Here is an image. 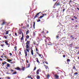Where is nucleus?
I'll use <instances>...</instances> for the list:
<instances>
[{
	"label": "nucleus",
	"instance_id": "obj_40",
	"mask_svg": "<svg viewBox=\"0 0 79 79\" xmlns=\"http://www.w3.org/2000/svg\"><path fill=\"white\" fill-rule=\"evenodd\" d=\"M14 48H15V51H16V50H17V48H16V47H15Z\"/></svg>",
	"mask_w": 79,
	"mask_h": 79
},
{
	"label": "nucleus",
	"instance_id": "obj_3",
	"mask_svg": "<svg viewBox=\"0 0 79 79\" xmlns=\"http://www.w3.org/2000/svg\"><path fill=\"white\" fill-rule=\"evenodd\" d=\"M41 71H42V70H41V69H39L37 70L36 71V74H37V75H39V74H40V73Z\"/></svg>",
	"mask_w": 79,
	"mask_h": 79
},
{
	"label": "nucleus",
	"instance_id": "obj_43",
	"mask_svg": "<svg viewBox=\"0 0 79 79\" xmlns=\"http://www.w3.org/2000/svg\"><path fill=\"white\" fill-rule=\"evenodd\" d=\"M73 18H75V19H77V17L75 16H74L73 17Z\"/></svg>",
	"mask_w": 79,
	"mask_h": 79
},
{
	"label": "nucleus",
	"instance_id": "obj_16",
	"mask_svg": "<svg viewBox=\"0 0 79 79\" xmlns=\"http://www.w3.org/2000/svg\"><path fill=\"white\" fill-rule=\"evenodd\" d=\"M15 72H13L12 74V75H14V74H17V72H16V71H15Z\"/></svg>",
	"mask_w": 79,
	"mask_h": 79
},
{
	"label": "nucleus",
	"instance_id": "obj_30",
	"mask_svg": "<svg viewBox=\"0 0 79 79\" xmlns=\"http://www.w3.org/2000/svg\"><path fill=\"white\" fill-rule=\"evenodd\" d=\"M5 45V44H0V46H2V47H4V46Z\"/></svg>",
	"mask_w": 79,
	"mask_h": 79
},
{
	"label": "nucleus",
	"instance_id": "obj_32",
	"mask_svg": "<svg viewBox=\"0 0 79 79\" xmlns=\"http://www.w3.org/2000/svg\"><path fill=\"white\" fill-rule=\"evenodd\" d=\"M78 74V73L77 72H75V73L74 74V75H77V74Z\"/></svg>",
	"mask_w": 79,
	"mask_h": 79
},
{
	"label": "nucleus",
	"instance_id": "obj_37",
	"mask_svg": "<svg viewBox=\"0 0 79 79\" xmlns=\"http://www.w3.org/2000/svg\"><path fill=\"white\" fill-rule=\"evenodd\" d=\"M4 37L5 39H8V38H7V36H4Z\"/></svg>",
	"mask_w": 79,
	"mask_h": 79
},
{
	"label": "nucleus",
	"instance_id": "obj_35",
	"mask_svg": "<svg viewBox=\"0 0 79 79\" xmlns=\"http://www.w3.org/2000/svg\"><path fill=\"white\" fill-rule=\"evenodd\" d=\"M8 32H9V31H6V33L5 34L6 35H7V34H8Z\"/></svg>",
	"mask_w": 79,
	"mask_h": 79
},
{
	"label": "nucleus",
	"instance_id": "obj_59",
	"mask_svg": "<svg viewBox=\"0 0 79 79\" xmlns=\"http://www.w3.org/2000/svg\"><path fill=\"white\" fill-rule=\"evenodd\" d=\"M45 62V63H46V64H48V63L47 62Z\"/></svg>",
	"mask_w": 79,
	"mask_h": 79
},
{
	"label": "nucleus",
	"instance_id": "obj_38",
	"mask_svg": "<svg viewBox=\"0 0 79 79\" xmlns=\"http://www.w3.org/2000/svg\"><path fill=\"white\" fill-rule=\"evenodd\" d=\"M36 68H37V67H34V71H35V70H36Z\"/></svg>",
	"mask_w": 79,
	"mask_h": 79
},
{
	"label": "nucleus",
	"instance_id": "obj_50",
	"mask_svg": "<svg viewBox=\"0 0 79 79\" xmlns=\"http://www.w3.org/2000/svg\"><path fill=\"white\" fill-rule=\"evenodd\" d=\"M40 19H39L37 21V22H40Z\"/></svg>",
	"mask_w": 79,
	"mask_h": 79
},
{
	"label": "nucleus",
	"instance_id": "obj_9",
	"mask_svg": "<svg viewBox=\"0 0 79 79\" xmlns=\"http://www.w3.org/2000/svg\"><path fill=\"white\" fill-rule=\"evenodd\" d=\"M15 69H17L18 71H20L21 70V69H20L19 67H17L16 68H15Z\"/></svg>",
	"mask_w": 79,
	"mask_h": 79
},
{
	"label": "nucleus",
	"instance_id": "obj_41",
	"mask_svg": "<svg viewBox=\"0 0 79 79\" xmlns=\"http://www.w3.org/2000/svg\"><path fill=\"white\" fill-rule=\"evenodd\" d=\"M28 48H27L26 49V50H27L28 52H29V49H27Z\"/></svg>",
	"mask_w": 79,
	"mask_h": 79
},
{
	"label": "nucleus",
	"instance_id": "obj_20",
	"mask_svg": "<svg viewBox=\"0 0 79 79\" xmlns=\"http://www.w3.org/2000/svg\"><path fill=\"white\" fill-rule=\"evenodd\" d=\"M33 24H34L33 25V27L34 29H35V22H34Z\"/></svg>",
	"mask_w": 79,
	"mask_h": 79
},
{
	"label": "nucleus",
	"instance_id": "obj_46",
	"mask_svg": "<svg viewBox=\"0 0 79 79\" xmlns=\"http://www.w3.org/2000/svg\"><path fill=\"white\" fill-rule=\"evenodd\" d=\"M36 52H37V51H39V50L37 49V48H36Z\"/></svg>",
	"mask_w": 79,
	"mask_h": 79
},
{
	"label": "nucleus",
	"instance_id": "obj_15",
	"mask_svg": "<svg viewBox=\"0 0 79 79\" xmlns=\"http://www.w3.org/2000/svg\"><path fill=\"white\" fill-rule=\"evenodd\" d=\"M33 52H34V51H33V50L31 49V53L32 55H34Z\"/></svg>",
	"mask_w": 79,
	"mask_h": 79
},
{
	"label": "nucleus",
	"instance_id": "obj_8",
	"mask_svg": "<svg viewBox=\"0 0 79 79\" xmlns=\"http://www.w3.org/2000/svg\"><path fill=\"white\" fill-rule=\"evenodd\" d=\"M22 37L21 38V40H23V39H24V34L23 33H22Z\"/></svg>",
	"mask_w": 79,
	"mask_h": 79
},
{
	"label": "nucleus",
	"instance_id": "obj_2",
	"mask_svg": "<svg viewBox=\"0 0 79 79\" xmlns=\"http://www.w3.org/2000/svg\"><path fill=\"white\" fill-rule=\"evenodd\" d=\"M60 5H61V2L60 1L58 0L55 4L54 6L58 7Z\"/></svg>",
	"mask_w": 79,
	"mask_h": 79
},
{
	"label": "nucleus",
	"instance_id": "obj_21",
	"mask_svg": "<svg viewBox=\"0 0 79 79\" xmlns=\"http://www.w3.org/2000/svg\"><path fill=\"white\" fill-rule=\"evenodd\" d=\"M36 78L37 79H40V77L39 75H37L36 76Z\"/></svg>",
	"mask_w": 79,
	"mask_h": 79
},
{
	"label": "nucleus",
	"instance_id": "obj_58",
	"mask_svg": "<svg viewBox=\"0 0 79 79\" xmlns=\"http://www.w3.org/2000/svg\"><path fill=\"white\" fill-rule=\"evenodd\" d=\"M71 20H72V21H74V19L73 18L71 19Z\"/></svg>",
	"mask_w": 79,
	"mask_h": 79
},
{
	"label": "nucleus",
	"instance_id": "obj_10",
	"mask_svg": "<svg viewBox=\"0 0 79 79\" xmlns=\"http://www.w3.org/2000/svg\"><path fill=\"white\" fill-rule=\"evenodd\" d=\"M6 22H5V21H4L1 24V25L3 26V25H5V24H6Z\"/></svg>",
	"mask_w": 79,
	"mask_h": 79
},
{
	"label": "nucleus",
	"instance_id": "obj_22",
	"mask_svg": "<svg viewBox=\"0 0 79 79\" xmlns=\"http://www.w3.org/2000/svg\"><path fill=\"white\" fill-rule=\"evenodd\" d=\"M48 44V45H52V43H51V42H49Z\"/></svg>",
	"mask_w": 79,
	"mask_h": 79
},
{
	"label": "nucleus",
	"instance_id": "obj_51",
	"mask_svg": "<svg viewBox=\"0 0 79 79\" xmlns=\"http://www.w3.org/2000/svg\"><path fill=\"white\" fill-rule=\"evenodd\" d=\"M15 35L17 36V33H16V32L15 33Z\"/></svg>",
	"mask_w": 79,
	"mask_h": 79
},
{
	"label": "nucleus",
	"instance_id": "obj_52",
	"mask_svg": "<svg viewBox=\"0 0 79 79\" xmlns=\"http://www.w3.org/2000/svg\"><path fill=\"white\" fill-rule=\"evenodd\" d=\"M64 11H65V9H63V13H64Z\"/></svg>",
	"mask_w": 79,
	"mask_h": 79
},
{
	"label": "nucleus",
	"instance_id": "obj_57",
	"mask_svg": "<svg viewBox=\"0 0 79 79\" xmlns=\"http://www.w3.org/2000/svg\"><path fill=\"white\" fill-rule=\"evenodd\" d=\"M42 15H45L46 16L47 15V14H42Z\"/></svg>",
	"mask_w": 79,
	"mask_h": 79
},
{
	"label": "nucleus",
	"instance_id": "obj_6",
	"mask_svg": "<svg viewBox=\"0 0 79 79\" xmlns=\"http://www.w3.org/2000/svg\"><path fill=\"white\" fill-rule=\"evenodd\" d=\"M72 69H73V70H74V71H77V69H76V66L74 65L72 68Z\"/></svg>",
	"mask_w": 79,
	"mask_h": 79
},
{
	"label": "nucleus",
	"instance_id": "obj_25",
	"mask_svg": "<svg viewBox=\"0 0 79 79\" xmlns=\"http://www.w3.org/2000/svg\"><path fill=\"white\" fill-rule=\"evenodd\" d=\"M44 66L46 69H48V66H46L45 64H44Z\"/></svg>",
	"mask_w": 79,
	"mask_h": 79
},
{
	"label": "nucleus",
	"instance_id": "obj_55",
	"mask_svg": "<svg viewBox=\"0 0 79 79\" xmlns=\"http://www.w3.org/2000/svg\"><path fill=\"white\" fill-rule=\"evenodd\" d=\"M9 54L10 55V56H12V53H9Z\"/></svg>",
	"mask_w": 79,
	"mask_h": 79
},
{
	"label": "nucleus",
	"instance_id": "obj_64",
	"mask_svg": "<svg viewBox=\"0 0 79 79\" xmlns=\"http://www.w3.org/2000/svg\"><path fill=\"white\" fill-rule=\"evenodd\" d=\"M77 54L78 55H79V52H77Z\"/></svg>",
	"mask_w": 79,
	"mask_h": 79
},
{
	"label": "nucleus",
	"instance_id": "obj_34",
	"mask_svg": "<svg viewBox=\"0 0 79 79\" xmlns=\"http://www.w3.org/2000/svg\"><path fill=\"white\" fill-rule=\"evenodd\" d=\"M47 77L48 79H49V77H50V75L47 74Z\"/></svg>",
	"mask_w": 79,
	"mask_h": 79
},
{
	"label": "nucleus",
	"instance_id": "obj_48",
	"mask_svg": "<svg viewBox=\"0 0 79 79\" xmlns=\"http://www.w3.org/2000/svg\"><path fill=\"white\" fill-rule=\"evenodd\" d=\"M22 28V29H25V28H26V27H23Z\"/></svg>",
	"mask_w": 79,
	"mask_h": 79
},
{
	"label": "nucleus",
	"instance_id": "obj_5",
	"mask_svg": "<svg viewBox=\"0 0 79 79\" xmlns=\"http://www.w3.org/2000/svg\"><path fill=\"white\" fill-rule=\"evenodd\" d=\"M40 13H41V12H40L37 13L36 15L34 17V19H35L36 18V17H37V16H38V15H39Z\"/></svg>",
	"mask_w": 79,
	"mask_h": 79
},
{
	"label": "nucleus",
	"instance_id": "obj_44",
	"mask_svg": "<svg viewBox=\"0 0 79 79\" xmlns=\"http://www.w3.org/2000/svg\"><path fill=\"white\" fill-rule=\"evenodd\" d=\"M10 71H11V72H13V71H14V70H13L11 69Z\"/></svg>",
	"mask_w": 79,
	"mask_h": 79
},
{
	"label": "nucleus",
	"instance_id": "obj_31",
	"mask_svg": "<svg viewBox=\"0 0 79 79\" xmlns=\"http://www.w3.org/2000/svg\"><path fill=\"white\" fill-rule=\"evenodd\" d=\"M33 34L34 36H35V35H36V32H33Z\"/></svg>",
	"mask_w": 79,
	"mask_h": 79
},
{
	"label": "nucleus",
	"instance_id": "obj_39",
	"mask_svg": "<svg viewBox=\"0 0 79 79\" xmlns=\"http://www.w3.org/2000/svg\"><path fill=\"white\" fill-rule=\"evenodd\" d=\"M7 61L8 62H10L12 61L11 60H7Z\"/></svg>",
	"mask_w": 79,
	"mask_h": 79
},
{
	"label": "nucleus",
	"instance_id": "obj_63",
	"mask_svg": "<svg viewBox=\"0 0 79 79\" xmlns=\"http://www.w3.org/2000/svg\"><path fill=\"white\" fill-rule=\"evenodd\" d=\"M73 44H70L69 45V46H72V45Z\"/></svg>",
	"mask_w": 79,
	"mask_h": 79
},
{
	"label": "nucleus",
	"instance_id": "obj_60",
	"mask_svg": "<svg viewBox=\"0 0 79 79\" xmlns=\"http://www.w3.org/2000/svg\"><path fill=\"white\" fill-rule=\"evenodd\" d=\"M72 39L73 40H74V37H73L72 38Z\"/></svg>",
	"mask_w": 79,
	"mask_h": 79
},
{
	"label": "nucleus",
	"instance_id": "obj_61",
	"mask_svg": "<svg viewBox=\"0 0 79 79\" xmlns=\"http://www.w3.org/2000/svg\"><path fill=\"white\" fill-rule=\"evenodd\" d=\"M41 55H42V54H40L39 55V56H40V57H41Z\"/></svg>",
	"mask_w": 79,
	"mask_h": 79
},
{
	"label": "nucleus",
	"instance_id": "obj_29",
	"mask_svg": "<svg viewBox=\"0 0 79 79\" xmlns=\"http://www.w3.org/2000/svg\"><path fill=\"white\" fill-rule=\"evenodd\" d=\"M57 18H59V13H57Z\"/></svg>",
	"mask_w": 79,
	"mask_h": 79
},
{
	"label": "nucleus",
	"instance_id": "obj_4",
	"mask_svg": "<svg viewBox=\"0 0 79 79\" xmlns=\"http://www.w3.org/2000/svg\"><path fill=\"white\" fill-rule=\"evenodd\" d=\"M19 31L18 32V34L20 35L21 34H23V30L21 29H19Z\"/></svg>",
	"mask_w": 79,
	"mask_h": 79
},
{
	"label": "nucleus",
	"instance_id": "obj_47",
	"mask_svg": "<svg viewBox=\"0 0 79 79\" xmlns=\"http://www.w3.org/2000/svg\"><path fill=\"white\" fill-rule=\"evenodd\" d=\"M26 61L27 63H29V60H27Z\"/></svg>",
	"mask_w": 79,
	"mask_h": 79
},
{
	"label": "nucleus",
	"instance_id": "obj_53",
	"mask_svg": "<svg viewBox=\"0 0 79 79\" xmlns=\"http://www.w3.org/2000/svg\"><path fill=\"white\" fill-rule=\"evenodd\" d=\"M63 58H65V57H66V56H65V55H63Z\"/></svg>",
	"mask_w": 79,
	"mask_h": 79
},
{
	"label": "nucleus",
	"instance_id": "obj_12",
	"mask_svg": "<svg viewBox=\"0 0 79 79\" xmlns=\"http://www.w3.org/2000/svg\"><path fill=\"white\" fill-rule=\"evenodd\" d=\"M26 69V67H22V70L23 71H24L25 69Z\"/></svg>",
	"mask_w": 79,
	"mask_h": 79
},
{
	"label": "nucleus",
	"instance_id": "obj_1",
	"mask_svg": "<svg viewBox=\"0 0 79 79\" xmlns=\"http://www.w3.org/2000/svg\"><path fill=\"white\" fill-rule=\"evenodd\" d=\"M27 42L25 44L26 45V48H30L29 47V46L30 45V43H31V41L30 40L27 41Z\"/></svg>",
	"mask_w": 79,
	"mask_h": 79
},
{
	"label": "nucleus",
	"instance_id": "obj_56",
	"mask_svg": "<svg viewBox=\"0 0 79 79\" xmlns=\"http://www.w3.org/2000/svg\"><path fill=\"white\" fill-rule=\"evenodd\" d=\"M6 74H10V73H8V72H6Z\"/></svg>",
	"mask_w": 79,
	"mask_h": 79
},
{
	"label": "nucleus",
	"instance_id": "obj_7",
	"mask_svg": "<svg viewBox=\"0 0 79 79\" xmlns=\"http://www.w3.org/2000/svg\"><path fill=\"white\" fill-rule=\"evenodd\" d=\"M29 38V35H27L26 36V38H25V41H27V39H28Z\"/></svg>",
	"mask_w": 79,
	"mask_h": 79
},
{
	"label": "nucleus",
	"instance_id": "obj_18",
	"mask_svg": "<svg viewBox=\"0 0 79 79\" xmlns=\"http://www.w3.org/2000/svg\"><path fill=\"white\" fill-rule=\"evenodd\" d=\"M44 17V15H41V16H40V17H39L38 18H39V19H41L42 18H43V17Z\"/></svg>",
	"mask_w": 79,
	"mask_h": 79
},
{
	"label": "nucleus",
	"instance_id": "obj_42",
	"mask_svg": "<svg viewBox=\"0 0 79 79\" xmlns=\"http://www.w3.org/2000/svg\"><path fill=\"white\" fill-rule=\"evenodd\" d=\"M36 61L37 63H40V62L39 61V59H38L37 60H36Z\"/></svg>",
	"mask_w": 79,
	"mask_h": 79
},
{
	"label": "nucleus",
	"instance_id": "obj_45",
	"mask_svg": "<svg viewBox=\"0 0 79 79\" xmlns=\"http://www.w3.org/2000/svg\"><path fill=\"white\" fill-rule=\"evenodd\" d=\"M27 27H29V24H27Z\"/></svg>",
	"mask_w": 79,
	"mask_h": 79
},
{
	"label": "nucleus",
	"instance_id": "obj_28",
	"mask_svg": "<svg viewBox=\"0 0 79 79\" xmlns=\"http://www.w3.org/2000/svg\"><path fill=\"white\" fill-rule=\"evenodd\" d=\"M30 65H31V64H28V65H27V68H29L30 67Z\"/></svg>",
	"mask_w": 79,
	"mask_h": 79
},
{
	"label": "nucleus",
	"instance_id": "obj_54",
	"mask_svg": "<svg viewBox=\"0 0 79 79\" xmlns=\"http://www.w3.org/2000/svg\"><path fill=\"white\" fill-rule=\"evenodd\" d=\"M31 76L30 77V76H28L27 77H28V78H31Z\"/></svg>",
	"mask_w": 79,
	"mask_h": 79
},
{
	"label": "nucleus",
	"instance_id": "obj_23",
	"mask_svg": "<svg viewBox=\"0 0 79 79\" xmlns=\"http://www.w3.org/2000/svg\"><path fill=\"white\" fill-rule=\"evenodd\" d=\"M41 37H42V38H44L45 37H46L44 35L42 34V35H41Z\"/></svg>",
	"mask_w": 79,
	"mask_h": 79
},
{
	"label": "nucleus",
	"instance_id": "obj_11",
	"mask_svg": "<svg viewBox=\"0 0 79 79\" xmlns=\"http://www.w3.org/2000/svg\"><path fill=\"white\" fill-rule=\"evenodd\" d=\"M25 54V56H27V51L26 50H24Z\"/></svg>",
	"mask_w": 79,
	"mask_h": 79
},
{
	"label": "nucleus",
	"instance_id": "obj_33",
	"mask_svg": "<svg viewBox=\"0 0 79 79\" xmlns=\"http://www.w3.org/2000/svg\"><path fill=\"white\" fill-rule=\"evenodd\" d=\"M69 2V4L70 5V4H71V3H72V0H70Z\"/></svg>",
	"mask_w": 79,
	"mask_h": 79
},
{
	"label": "nucleus",
	"instance_id": "obj_26",
	"mask_svg": "<svg viewBox=\"0 0 79 79\" xmlns=\"http://www.w3.org/2000/svg\"><path fill=\"white\" fill-rule=\"evenodd\" d=\"M6 61H4V62L2 63V64L3 65H4V64H6Z\"/></svg>",
	"mask_w": 79,
	"mask_h": 79
},
{
	"label": "nucleus",
	"instance_id": "obj_36",
	"mask_svg": "<svg viewBox=\"0 0 79 79\" xmlns=\"http://www.w3.org/2000/svg\"><path fill=\"white\" fill-rule=\"evenodd\" d=\"M42 34H43V35H45V33H44V31H43L42 32Z\"/></svg>",
	"mask_w": 79,
	"mask_h": 79
},
{
	"label": "nucleus",
	"instance_id": "obj_24",
	"mask_svg": "<svg viewBox=\"0 0 79 79\" xmlns=\"http://www.w3.org/2000/svg\"><path fill=\"white\" fill-rule=\"evenodd\" d=\"M67 61L68 64H69V62H70V60L69 59H68L67 60Z\"/></svg>",
	"mask_w": 79,
	"mask_h": 79
},
{
	"label": "nucleus",
	"instance_id": "obj_13",
	"mask_svg": "<svg viewBox=\"0 0 79 79\" xmlns=\"http://www.w3.org/2000/svg\"><path fill=\"white\" fill-rule=\"evenodd\" d=\"M54 76L55 77V78H56V79H58V78L59 77V76H58L57 74H55L54 75Z\"/></svg>",
	"mask_w": 79,
	"mask_h": 79
},
{
	"label": "nucleus",
	"instance_id": "obj_62",
	"mask_svg": "<svg viewBox=\"0 0 79 79\" xmlns=\"http://www.w3.org/2000/svg\"><path fill=\"white\" fill-rule=\"evenodd\" d=\"M3 60V59H2V58H0V61H2Z\"/></svg>",
	"mask_w": 79,
	"mask_h": 79
},
{
	"label": "nucleus",
	"instance_id": "obj_17",
	"mask_svg": "<svg viewBox=\"0 0 79 79\" xmlns=\"http://www.w3.org/2000/svg\"><path fill=\"white\" fill-rule=\"evenodd\" d=\"M26 35H27L29 32H30V31H29V30H28L27 31H26Z\"/></svg>",
	"mask_w": 79,
	"mask_h": 79
},
{
	"label": "nucleus",
	"instance_id": "obj_19",
	"mask_svg": "<svg viewBox=\"0 0 79 79\" xmlns=\"http://www.w3.org/2000/svg\"><path fill=\"white\" fill-rule=\"evenodd\" d=\"M6 66L7 67H8L9 68H10V64H6Z\"/></svg>",
	"mask_w": 79,
	"mask_h": 79
},
{
	"label": "nucleus",
	"instance_id": "obj_27",
	"mask_svg": "<svg viewBox=\"0 0 79 79\" xmlns=\"http://www.w3.org/2000/svg\"><path fill=\"white\" fill-rule=\"evenodd\" d=\"M73 52H74V53H76V52H77V50L76 49H74L73 51Z\"/></svg>",
	"mask_w": 79,
	"mask_h": 79
},
{
	"label": "nucleus",
	"instance_id": "obj_14",
	"mask_svg": "<svg viewBox=\"0 0 79 79\" xmlns=\"http://www.w3.org/2000/svg\"><path fill=\"white\" fill-rule=\"evenodd\" d=\"M5 44H6L7 45H9V44L8 43V41L6 40H5Z\"/></svg>",
	"mask_w": 79,
	"mask_h": 79
},
{
	"label": "nucleus",
	"instance_id": "obj_49",
	"mask_svg": "<svg viewBox=\"0 0 79 79\" xmlns=\"http://www.w3.org/2000/svg\"><path fill=\"white\" fill-rule=\"evenodd\" d=\"M59 36H58V35H57L56 36V39H58V38H59Z\"/></svg>",
	"mask_w": 79,
	"mask_h": 79
}]
</instances>
